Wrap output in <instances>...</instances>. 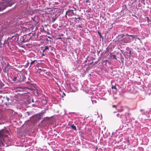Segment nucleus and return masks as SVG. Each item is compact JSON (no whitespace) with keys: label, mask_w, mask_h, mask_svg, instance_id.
Segmentation results:
<instances>
[{"label":"nucleus","mask_w":151,"mask_h":151,"mask_svg":"<svg viewBox=\"0 0 151 151\" xmlns=\"http://www.w3.org/2000/svg\"><path fill=\"white\" fill-rule=\"evenodd\" d=\"M9 132V131L6 129H2L0 131V148L5 146V140L7 139Z\"/></svg>","instance_id":"obj_1"},{"label":"nucleus","mask_w":151,"mask_h":151,"mask_svg":"<svg viewBox=\"0 0 151 151\" xmlns=\"http://www.w3.org/2000/svg\"><path fill=\"white\" fill-rule=\"evenodd\" d=\"M43 114L44 112H42V111L41 113H40L39 114H36L34 116H32L30 118V120L26 121L25 122V123L27 124V123L30 122V120L34 122H38L41 119Z\"/></svg>","instance_id":"obj_2"},{"label":"nucleus","mask_w":151,"mask_h":151,"mask_svg":"<svg viewBox=\"0 0 151 151\" xmlns=\"http://www.w3.org/2000/svg\"><path fill=\"white\" fill-rule=\"evenodd\" d=\"M13 4V2L11 1L5 2H0V11L5 9L8 6H11Z\"/></svg>","instance_id":"obj_3"},{"label":"nucleus","mask_w":151,"mask_h":151,"mask_svg":"<svg viewBox=\"0 0 151 151\" xmlns=\"http://www.w3.org/2000/svg\"><path fill=\"white\" fill-rule=\"evenodd\" d=\"M31 37L30 36L29 34L27 35H24L23 36H21L19 41L18 42L19 45H21L23 43L28 42L31 39Z\"/></svg>","instance_id":"obj_4"},{"label":"nucleus","mask_w":151,"mask_h":151,"mask_svg":"<svg viewBox=\"0 0 151 151\" xmlns=\"http://www.w3.org/2000/svg\"><path fill=\"white\" fill-rule=\"evenodd\" d=\"M11 39H12V40L14 42H16L18 44H19L18 42L19 41V35L17 33L13 35H12L11 37L10 38Z\"/></svg>","instance_id":"obj_5"},{"label":"nucleus","mask_w":151,"mask_h":151,"mask_svg":"<svg viewBox=\"0 0 151 151\" xmlns=\"http://www.w3.org/2000/svg\"><path fill=\"white\" fill-rule=\"evenodd\" d=\"M17 116V114L14 112L11 117V122H16Z\"/></svg>","instance_id":"obj_6"},{"label":"nucleus","mask_w":151,"mask_h":151,"mask_svg":"<svg viewBox=\"0 0 151 151\" xmlns=\"http://www.w3.org/2000/svg\"><path fill=\"white\" fill-rule=\"evenodd\" d=\"M10 37H8V39L7 40H4V43H3L2 44V46L3 47H4L6 46V45L8 47H9V45H10V42L9 41V39L10 38Z\"/></svg>","instance_id":"obj_7"},{"label":"nucleus","mask_w":151,"mask_h":151,"mask_svg":"<svg viewBox=\"0 0 151 151\" xmlns=\"http://www.w3.org/2000/svg\"><path fill=\"white\" fill-rule=\"evenodd\" d=\"M4 100L5 101V104L7 106L8 105H9V101L10 100L11 101H12V100L11 99H10L9 98L6 97H4Z\"/></svg>","instance_id":"obj_8"},{"label":"nucleus","mask_w":151,"mask_h":151,"mask_svg":"<svg viewBox=\"0 0 151 151\" xmlns=\"http://www.w3.org/2000/svg\"><path fill=\"white\" fill-rule=\"evenodd\" d=\"M101 63L103 65L107 66V63L109 64L110 63L109 61L106 59H102L101 61Z\"/></svg>","instance_id":"obj_9"},{"label":"nucleus","mask_w":151,"mask_h":151,"mask_svg":"<svg viewBox=\"0 0 151 151\" xmlns=\"http://www.w3.org/2000/svg\"><path fill=\"white\" fill-rule=\"evenodd\" d=\"M17 75H14V76H12L11 77V79H12V80L14 82H17Z\"/></svg>","instance_id":"obj_10"},{"label":"nucleus","mask_w":151,"mask_h":151,"mask_svg":"<svg viewBox=\"0 0 151 151\" xmlns=\"http://www.w3.org/2000/svg\"><path fill=\"white\" fill-rule=\"evenodd\" d=\"M109 57L111 59H115L117 60L116 55H114L113 53H110L109 55Z\"/></svg>","instance_id":"obj_11"},{"label":"nucleus","mask_w":151,"mask_h":151,"mask_svg":"<svg viewBox=\"0 0 151 151\" xmlns=\"http://www.w3.org/2000/svg\"><path fill=\"white\" fill-rule=\"evenodd\" d=\"M10 69V68L6 67L4 69V71L5 73H7V75L8 74L9 70Z\"/></svg>","instance_id":"obj_12"},{"label":"nucleus","mask_w":151,"mask_h":151,"mask_svg":"<svg viewBox=\"0 0 151 151\" xmlns=\"http://www.w3.org/2000/svg\"><path fill=\"white\" fill-rule=\"evenodd\" d=\"M123 41L124 43H127L129 42V38L125 37L123 39Z\"/></svg>","instance_id":"obj_13"},{"label":"nucleus","mask_w":151,"mask_h":151,"mask_svg":"<svg viewBox=\"0 0 151 151\" xmlns=\"http://www.w3.org/2000/svg\"><path fill=\"white\" fill-rule=\"evenodd\" d=\"M3 55L1 54V50H0V61L1 63H2L3 62H4V61L3 60Z\"/></svg>","instance_id":"obj_14"},{"label":"nucleus","mask_w":151,"mask_h":151,"mask_svg":"<svg viewBox=\"0 0 151 151\" xmlns=\"http://www.w3.org/2000/svg\"><path fill=\"white\" fill-rule=\"evenodd\" d=\"M17 82H20L22 81L21 79L20 78V76L19 74H17Z\"/></svg>","instance_id":"obj_15"},{"label":"nucleus","mask_w":151,"mask_h":151,"mask_svg":"<svg viewBox=\"0 0 151 151\" xmlns=\"http://www.w3.org/2000/svg\"><path fill=\"white\" fill-rule=\"evenodd\" d=\"M49 46H46L44 49L43 50V51L44 52L45 51L47 52L48 50L49 51Z\"/></svg>","instance_id":"obj_16"},{"label":"nucleus","mask_w":151,"mask_h":151,"mask_svg":"<svg viewBox=\"0 0 151 151\" xmlns=\"http://www.w3.org/2000/svg\"><path fill=\"white\" fill-rule=\"evenodd\" d=\"M98 34L99 36V38H100V39H102V41H103V39H104V38L103 37L101 34V33L99 31H98Z\"/></svg>","instance_id":"obj_17"},{"label":"nucleus","mask_w":151,"mask_h":151,"mask_svg":"<svg viewBox=\"0 0 151 151\" xmlns=\"http://www.w3.org/2000/svg\"><path fill=\"white\" fill-rule=\"evenodd\" d=\"M130 114L129 113H126L125 114V116L126 119L129 118L130 117Z\"/></svg>","instance_id":"obj_18"},{"label":"nucleus","mask_w":151,"mask_h":151,"mask_svg":"<svg viewBox=\"0 0 151 151\" xmlns=\"http://www.w3.org/2000/svg\"><path fill=\"white\" fill-rule=\"evenodd\" d=\"M49 50L50 51H55V49L53 47H52L51 45L49 46Z\"/></svg>","instance_id":"obj_19"},{"label":"nucleus","mask_w":151,"mask_h":151,"mask_svg":"<svg viewBox=\"0 0 151 151\" xmlns=\"http://www.w3.org/2000/svg\"><path fill=\"white\" fill-rule=\"evenodd\" d=\"M125 52L128 53L127 56L128 57H129V58H130L131 56V51L130 50L128 52Z\"/></svg>","instance_id":"obj_20"},{"label":"nucleus","mask_w":151,"mask_h":151,"mask_svg":"<svg viewBox=\"0 0 151 151\" xmlns=\"http://www.w3.org/2000/svg\"><path fill=\"white\" fill-rule=\"evenodd\" d=\"M143 109H140V111L141 112L140 114L142 115H145V112L144 111Z\"/></svg>","instance_id":"obj_21"},{"label":"nucleus","mask_w":151,"mask_h":151,"mask_svg":"<svg viewBox=\"0 0 151 151\" xmlns=\"http://www.w3.org/2000/svg\"><path fill=\"white\" fill-rule=\"evenodd\" d=\"M4 86V84L0 80V89H1Z\"/></svg>","instance_id":"obj_22"},{"label":"nucleus","mask_w":151,"mask_h":151,"mask_svg":"<svg viewBox=\"0 0 151 151\" xmlns=\"http://www.w3.org/2000/svg\"><path fill=\"white\" fill-rule=\"evenodd\" d=\"M71 127L73 129L76 131V127L74 125L72 124L71 126Z\"/></svg>","instance_id":"obj_23"},{"label":"nucleus","mask_w":151,"mask_h":151,"mask_svg":"<svg viewBox=\"0 0 151 151\" xmlns=\"http://www.w3.org/2000/svg\"><path fill=\"white\" fill-rule=\"evenodd\" d=\"M124 108L123 107L121 106L120 109H118V110L119 111L122 112L124 111Z\"/></svg>","instance_id":"obj_24"},{"label":"nucleus","mask_w":151,"mask_h":151,"mask_svg":"<svg viewBox=\"0 0 151 151\" xmlns=\"http://www.w3.org/2000/svg\"><path fill=\"white\" fill-rule=\"evenodd\" d=\"M3 37V36L1 35L0 36V48L2 46V43L1 42V39Z\"/></svg>","instance_id":"obj_25"},{"label":"nucleus","mask_w":151,"mask_h":151,"mask_svg":"<svg viewBox=\"0 0 151 151\" xmlns=\"http://www.w3.org/2000/svg\"><path fill=\"white\" fill-rule=\"evenodd\" d=\"M2 105H0V114H1V112L3 111Z\"/></svg>","instance_id":"obj_26"},{"label":"nucleus","mask_w":151,"mask_h":151,"mask_svg":"<svg viewBox=\"0 0 151 151\" xmlns=\"http://www.w3.org/2000/svg\"><path fill=\"white\" fill-rule=\"evenodd\" d=\"M125 36V34H122L119 35L121 38H123Z\"/></svg>","instance_id":"obj_27"},{"label":"nucleus","mask_w":151,"mask_h":151,"mask_svg":"<svg viewBox=\"0 0 151 151\" xmlns=\"http://www.w3.org/2000/svg\"><path fill=\"white\" fill-rule=\"evenodd\" d=\"M111 88L112 89H114L116 91H117V89L116 87L115 86H114L113 85H112Z\"/></svg>","instance_id":"obj_28"},{"label":"nucleus","mask_w":151,"mask_h":151,"mask_svg":"<svg viewBox=\"0 0 151 151\" xmlns=\"http://www.w3.org/2000/svg\"><path fill=\"white\" fill-rule=\"evenodd\" d=\"M147 21L148 23L151 22V20L149 19L148 17H147Z\"/></svg>","instance_id":"obj_29"},{"label":"nucleus","mask_w":151,"mask_h":151,"mask_svg":"<svg viewBox=\"0 0 151 151\" xmlns=\"http://www.w3.org/2000/svg\"><path fill=\"white\" fill-rule=\"evenodd\" d=\"M35 61H36L35 60H34L32 61V62H31L30 63V65L29 67H31V65H32L34 64V63H35Z\"/></svg>","instance_id":"obj_30"},{"label":"nucleus","mask_w":151,"mask_h":151,"mask_svg":"<svg viewBox=\"0 0 151 151\" xmlns=\"http://www.w3.org/2000/svg\"><path fill=\"white\" fill-rule=\"evenodd\" d=\"M56 19H57V17H52V22L55 21V20Z\"/></svg>","instance_id":"obj_31"},{"label":"nucleus","mask_w":151,"mask_h":151,"mask_svg":"<svg viewBox=\"0 0 151 151\" xmlns=\"http://www.w3.org/2000/svg\"><path fill=\"white\" fill-rule=\"evenodd\" d=\"M126 50H127V52H128L130 50V49L129 47H127L126 48Z\"/></svg>","instance_id":"obj_32"},{"label":"nucleus","mask_w":151,"mask_h":151,"mask_svg":"<svg viewBox=\"0 0 151 151\" xmlns=\"http://www.w3.org/2000/svg\"><path fill=\"white\" fill-rule=\"evenodd\" d=\"M45 33L48 35H50V33L49 32H47V31H45Z\"/></svg>","instance_id":"obj_33"},{"label":"nucleus","mask_w":151,"mask_h":151,"mask_svg":"<svg viewBox=\"0 0 151 151\" xmlns=\"http://www.w3.org/2000/svg\"><path fill=\"white\" fill-rule=\"evenodd\" d=\"M121 51L122 52V54H123L124 55V56L125 57H126V56H125V52L124 53L123 52V51L122 50H121Z\"/></svg>","instance_id":"obj_34"},{"label":"nucleus","mask_w":151,"mask_h":151,"mask_svg":"<svg viewBox=\"0 0 151 151\" xmlns=\"http://www.w3.org/2000/svg\"><path fill=\"white\" fill-rule=\"evenodd\" d=\"M118 54L119 55L120 58L122 56V54L121 53H118Z\"/></svg>","instance_id":"obj_35"},{"label":"nucleus","mask_w":151,"mask_h":151,"mask_svg":"<svg viewBox=\"0 0 151 151\" xmlns=\"http://www.w3.org/2000/svg\"><path fill=\"white\" fill-rule=\"evenodd\" d=\"M65 96V94L64 93H63L62 97H64V96Z\"/></svg>","instance_id":"obj_36"},{"label":"nucleus","mask_w":151,"mask_h":151,"mask_svg":"<svg viewBox=\"0 0 151 151\" xmlns=\"http://www.w3.org/2000/svg\"><path fill=\"white\" fill-rule=\"evenodd\" d=\"M103 19H104L105 21V20H106V17H103Z\"/></svg>","instance_id":"obj_37"},{"label":"nucleus","mask_w":151,"mask_h":151,"mask_svg":"<svg viewBox=\"0 0 151 151\" xmlns=\"http://www.w3.org/2000/svg\"><path fill=\"white\" fill-rule=\"evenodd\" d=\"M61 39H62V38L60 37H58L57 38V39H58V40Z\"/></svg>","instance_id":"obj_38"},{"label":"nucleus","mask_w":151,"mask_h":151,"mask_svg":"<svg viewBox=\"0 0 151 151\" xmlns=\"http://www.w3.org/2000/svg\"><path fill=\"white\" fill-rule=\"evenodd\" d=\"M1 102L3 103H4V104H5V101L4 100V99H2L1 100Z\"/></svg>","instance_id":"obj_39"},{"label":"nucleus","mask_w":151,"mask_h":151,"mask_svg":"<svg viewBox=\"0 0 151 151\" xmlns=\"http://www.w3.org/2000/svg\"><path fill=\"white\" fill-rule=\"evenodd\" d=\"M44 102H43L42 103H43L44 104H46L47 102L46 101H44Z\"/></svg>","instance_id":"obj_40"},{"label":"nucleus","mask_w":151,"mask_h":151,"mask_svg":"<svg viewBox=\"0 0 151 151\" xmlns=\"http://www.w3.org/2000/svg\"><path fill=\"white\" fill-rule=\"evenodd\" d=\"M78 27H79L80 28H81L82 27V26H81V25H79L78 26Z\"/></svg>","instance_id":"obj_41"},{"label":"nucleus","mask_w":151,"mask_h":151,"mask_svg":"<svg viewBox=\"0 0 151 151\" xmlns=\"http://www.w3.org/2000/svg\"><path fill=\"white\" fill-rule=\"evenodd\" d=\"M34 18V17L33 18L32 17V19H33V21H35V22H36V20H35L33 19Z\"/></svg>","instance_id":"obj_42"},{"label":"nucleus","mask_w":151,"mask_h":151,"mask_svg":"<svg viewBox=\"0 0 151 151\" xmlns=\"http://www.w3.org/2000/svg\"><path fill=\"white\" fill-rule=\"evenodd\" d=\"M41 71V70H38L37 71V72H39V73H40V71Z\"/></svg>","instance_id":"obj_43"},{"label":"nucleus","mask_w":151,"mask_h":151,"mask_svg":"<svg viewBox=\"0 0 151 151\" xmlns=\"http://www.w3.org/2000/svg\"><path fill=\"white\" fill-rule=\"evenodd\" d=\"M27 114L28 115H29L30 113H29V112H27Z\"/></svg>","instance_id":"obj_44"},{"label":"nucleus","mask_w":151,"mask_h":151,"mask_svg":"<svg viewBox=\"0 0 151 151\" xmlns=\"http://www.w3.org/2000/svg\"><path fill=\"white\" fill-rule=\"evenodd\" d=\"M120 58H121V59H124V58L123 57V56H122L121 57H120Z\"/></svg>","instance_id":"obj_45"},{"label":"nucleus","mask_w":151,"mask_h":151,"mask_svg":"<svg viewBox=\"0 0 151 151\" xmlns=\"http://www.w3.org/2000/svg\"><path fill=\"white\" fill-rule=\"evenodd\" d=\"M120 115L119 114H116V116L118 117H119V116Z\"/></svg>","instance_id":"obj_46"},{"label":"nucleus","mask_w":151,"mask_h":151,"mask_svg":"<svg viewBox=\"0 0 151 151\" xmlns=\"http://www.w3.org/2000/svg\"><path fill=\"white\" fill-rule=\"evenodd\" d=\"M93 63V62L92 61V62L90 63L91 64H92Z\"/></svg>","instance_id":"obj_47"},{"label":"nucleus","mask_w":151,"mask_h":151,"mask_svg":"<svg viewBox=\"0 0 151 151\" xmlns=\"http://www.w3.org/2000/svg\"><path fill=\"white\" fill-rule=\"evenodd\" d=\"M116 106L115 105H113V107H116Z\"/></svg>","instance_id":"obj_48"},{"label":"nucleus","mask_w":151,"mask_h":151,"mask_svg":"<svg viewBox=\"0 0 151 151\" xmlns=\"http://www.w3.org/2000/svg\"><path fill=\"white\" fill-rule=\"evenodd\" d=\"M129 36H130V37H132L133 36V35H129Z\"/></svg>","instance_id":"obj_49"},{"label":"nucleus","mask_w":151,"mask_h":151,"mask_svg":"<svg viewBox=\"0 0 151 151\" xmlns=\"http://www.w3.org/2000/svg\"><path fill=\"white\" fill-rule=\"evenodd\" d=\"M89 0H87L86 1V3H87V2Z\"/></svg>","instance_id":"obj_50"},{"label":"nucleus","mask_w":151,"mask_h":151,"mask_svg":"<svg viewBox=\"0 0 151 151\" xmlns=\"http://www.w3.org/2000/svg\"><path fill=\"white\" fill-rule=\"evenodd\" d=\"M48 37L49 38H50V39H51V38H50V37L48 36Z\"/></svg>","instance_id":"obj_51"},{"label":"nucleus","mask_w":151,"mask_h":151,"mask_svg":"<svg viewBox=\"0 0 151 151\" xmlns=\"http://www.w3.org/2000/svg\"><path fill=\"white\" fill-rule=\"evenodd\" d=\"M122 115L121 114V116H120V117L121 118L122 117Z\"/></svg>","instance_id":"obj_52"},{"label":"nucleus","mask_w":151,"mask_h":151,"mask_svg":"<svg viewBox=\"0 0 151 151\" xmlns=\"http://www.w3.org/2000/svg\"><path fill=\"white\" fill-rule=\"evenodd\" d=\"M92 101L93 103V100H92Z\"/></svg>","instance_id":"obj_53"},{"label":"nucleus","mask_w":151,"mask_h":151,"mask_svg":"<svg viewBox=\"0 0 151 151\" xmlns=\"http://www.w3.org/2000/svg\"><path fill=\"white\" fill-rule=\"evenodd\" d=\"M86 61H87V60H86L85 61V62H86Z\"/></svg>","instance_id":"obj_54"},{"label":"nucleus","mask_w":151,"mask_h":151,"mask_svg":"<svg viewBox=\"0 0 151 151\" xmlns=\"http://www.w3.org/2000/svg\"><path fill=\"white\" fill-rule=\"evenodd\" d=\"M20 145H21V146H22V145H21V144Z\"/></svg>","instance_id":"obj_55"},{"label":"nucleus","mask_w":151,"mask_h":151,"mask_svg":"<svg viewBox=\"0 0 151 151\" xmlns=\"http://www.w3.org/2000/svg\"><path fill=\"white\" fill-rule=\"evenodd\" d=\"M1 124V122H0V124Z\"/></svg>","instance_id":"obj_56"},{"label":"nucleus","mask_w":151,"mask_h":151,"mask_svg":"<svg viewBox=\"0 0 151 151\" xmlns=\"http://www.w3.org/2000/svg\"><path fill=\"white\" fill-rule=\"evenodd\" d=\"M96 101H95V103H96Z\"/></svg>","instance_id":"obj_57"},{"label":"nucleus","mask_w":151,"mask_h":151,"mask_svg":"<svg viewBox=\"0 0 151 151\" xmlns=\"http://www.w3.org/2000/svg\"><path fill=\"white\" fill-rule=\"evenodd\" d=\"M46 118H49L48 117H46Z\"/></svg>","instance_id":"obj_58"},{"label":"nucleus","mask_w":151,"mask_h":151,"mask_svg":"<svg viewBox=\"0 0 151 151\" xmlns=\"http://www.w3.org/2000/svg\"><path fill=\"white\" fill-rule=\"evenodd\" d=\"M141 148L142 149H143V148Z\"/></svg>","instance_id":"obj_59"}]
</instances>
